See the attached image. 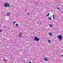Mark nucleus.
<instances>
[{
  "instance_id": "nucleus-10",
  "label": "nucleus",
  "mask_w": 63,
  "mask_h": 63,
  "mask_svg": "<svg viewBox=\"0 0 63 63\" xmlns=\"http://www.w3.org/2000/svg\"><path fill=\"white\" fill-rule=\"evenodd\" d=\"M4 61H6V62H7L8 61V60H6V59H4L3 60Z\"/></svg>"
},
{
  "instance_id": "nucleus-25",
  "label": "nucleus",
  "mask_w": 63,
  "mask_h": 63,
  "mask_svg": "<svg viewBox=\"0 0 63 63\" xmlns=\"http://www.w3.org/2000/svg\"><path fill=\"white\" fill-rule=\"evenodd\" d=\"M4 27V28H5V27Z\"/></svg>"
},
{
  "instance_id": "nucleus-7",
  "label": "nucleus",
  "mask_w": 63,
  "mask_h": 63,
  "mask_svg": "<svg viewBox=\"0 0 63 63\" xmlns=\"http://www.w3.org/2000/svg\"><path fill=\"white\" fill-rule=\"evenodd\" d=\"M51 17H48V19H49V20H52V19H51Z\"/></svg>"
},
{
  "instance_id": "nucleus-24",
  "label": "nucleus",
  "mask_w": 63,
  "mask_h": 63,
  "mask_svg": "<svg viewBox=\"0 0 63 63\" xmlns=\"http://www.w3.org/2000/svg\"><path fill=\"white\" fill-rule=\"evenodd\" d=\"M49 5H50V3H49Z\"/></svg>"
},
{
  "instance_id": "nucleus-4",
  "label": "nucleus",
  "mask_w": 63,
  "mask_h": 63,
  "mask_svg": "<svg viewBox=\"0 0 63 63\" xmlns=\"http://www.w3.org/2000/svg\"><path fill=\"white\" fill-rule=\"evenodd\" d=\"M44 60H45L46 61H48V59L47 58H45L44 59H43Z\"/></svg>"
},
{
  "instance_id": "nucleus-13",
  "label": "nucleus",
  "mask_w": 63,
  "mask_h": 63,
  "mask_svg": "<svg viewBox=\"0 0 63 63\" xmlns=\"http://www.w3.org/2000/svg\"><path fill=\"white\" fill-rule=\"evenodd\" d=\"M15 25L16 26H18V24H15Z\"/></svg>"
},
{
  "instance_id": "nucleus-20",
  "label": "nucleus",
  "mask_w": 63,
  "mask_h": 63,
  "mask_svg": "<svg viewBox=\"0 0 63 63\" xmlns=\"http://www.w3.org/2000/svg\"><path fill=\"white\" fill-rule=\"evenodd\" d=\"M27 14L28 15H29V13H27Z\"/></svg>"
},
{
  "instance_id": "nucleus-2",
  "label": "nucleus",
  "mask_w": 63,
  "mask_h": 63,
  "mask_svg": "<svg viewBox=\"0 0 63 63\" xmlns=\"http://www.w3.org/2000/svg\"><path fill=\"white\" fill-rule=\"evenodd\" d=\"M57 37L60 41H61L62 39V36L61 35H59L57 36Z\"/></svg>"
},
{
  "instance_id": "nucleus-6",
  "label": "nucleus",
  "mask_w": 63,
  "mask_h": 63,
  "mask_svg": "<svg viewBox=\"0 0 63 63\" xmlns=\"http://www.w3.org/2000/svg\"><path fill=\"white\" fill-rule=\"evenodd\" d=\"M22 35V33H19V37H20Z\"/></svg>"
},
{
  "instance_id": "nucleus-5",
  "label": "nucleus",
  "mask_w": 63,
  "mask_h": 63,
  "mask_svg": "<svg viewBox=\"0 0 63 63\" xmlns=\"http://www.w3.org/2000/svg\"><path fill=\"white\" fill-rule=\"evenodd\" d=\"M48 34L49 35H50V36H52V33L49 32L48 33Z\"/></svg>"
},
{
  "instance_id": "nucleus-15",
  "label": "nucleus",
  "mask_w": 63,
  "mask_h": 63,
  "mask_svg": "<svg viewBox=\"0 0 63 63\" xmlns=\"http://www.w3.org/2000/svg\"><path fill=\"white\" fill-rule=\"evenodd\" d=\"M48 42H49V43H50V40H48Z\"/></svg>"
},
{
  "instance_id": "nucleus-8",
  "label": "nucleus",
  "mask_w": 63,
  "mask_h": 63,
  "mask_svg": "<svg viewBox=\"0 0 63 63\" xmlns=\"http://www.w3.org/2000/svg\"><path fill=\"white\" fill-rule=\"evenodd\" d=\"M49 26H50V27H51V28L53 26V25L52 24H50Z\"/></svg>"
},
{
  "instance_id": "nucleus-21",
  "label": "nucleus",
  "mask_w": 63,
  "mask_h": 63,
  "mask_svg": "<svg viewBox=\"0 0 63 63\" xmlns=\"http://www.w3.org/2000/svg\"><path fill=\"white\" fill-rule=\"evenodd\" d=\"M29 63H32L31 62H30Z\"/></svg>"
},
{
  "instance_id": "nucleus-3",
  "label": "nucleus",
  "mask_w": 63,
  "mask_h": 63,
  "mask_svg": "<svg viewBox=\"0 0 63 63\" xmlns=\"http://www.w3.org/2000/svg\"><path fill=\"white\" fill-rule=\"evenodd\" d=\"M34 40L35 41H37V42H38V41L39 40V38H38L37 37H36V36H35L34 37Z\"/></svg>"
},
{
  "instance_id": "nucleus-22",
  "label": "nucleus",
  "mask_w": 63,
  "mask_h": 63,
  "mask_svg": "<svg viewBox=\"0 0 63 63\" xmlns=\"http://www.w3.org/2000/svg\"><path fill=\"white\" fill-rule=\"evenodd\" d=\"M62 57H63V54L62 55Z\"/></svg>"
},
{
  "instance_id": "nucleus-17",
  "label": "nucleus",
  "mask_w": 63,
  "mask_h": 63,
  "mask_svg": "<svg viewBox=\"0 0 63 63\" xmlns=\"http://www.w3.org/2000/svg\"><path fill=\"white\" fill-rule=\"evenodd\" d=\"M2 32V30L1 29H0V32Z\"/></svg>"
},
{
  "instance_id": "nucleus-14",
  "label": "nucleus",
  "mask_w": 63,
  "mask_h": 63,
  "mask_svg": "<svg viewBox=\"0 0 63 63\" xmlns=\"http://www.w3.org/2000/svg\"><path fill=\"white\" fill-rule=\"evenodd\" d=\"M53 19H54L55 18V17H54V15L53 14Z\"/></svg>"
},
{
  "instance_id": "nucleus-19",
  "label": "nucleus",
  "mask_w": 63,
  "mask_h": 63,
  "mask_svg": "<svg viewBox=\"0 0 63 63\" xmlns=\"http://www.w3.org/2000/svg\"><path fill=\"white\" fill-rule=\"evenodd\" d=\"M27 11V10L26 9L25 10V11Z\"/></svg>"
},
{
  "instance_id": "nucleus-18",
  "label": "nucleus",
  "mask_w": 63,
  "mask_h": 63,
  "mask_svg": "<svg viewBox=\"0 0 63 63\" xmlns=\"http://www.w3.org/2000/svg\"><path fill=\"white\" fill-rule=\"evenodd\" d=\"M23 61V62H25V60H24Z\"/></svg>"
},
{
  "instance_id": "nucleus-23",
  "label": "nucleus",
  "mask_w": 63,
  "mask_h": 63,
  "mask_svg": "<svg viewBox=\"0 0 63 63\" xmlns=\"http://www.w3.org/2000/svg\"><path fill=\"white\" fill-rule=\"evenodd\" d=\"M26 27H27V25L26 26Z\"/></svg>"
},
{
  "instance_id": "nucleus-11",
  "label": "nucleus",
  "mask_w": 63,
  "mask_h": 63,
  "mask_svg": "<svg viewBox=\"0 0 63 63\" xmlns=\"http://www.w3.org/2000/svg\"><path fill=\"white\" fill-rule=\"evenodd\" d=\"M16 21H14L13 22V24L14 25L15 24L16 22Z\"/></svg>"
},
{
  "instance_id": "nucleus-1",
  "label": "nucleus",
  "mask_w": 63,
  "mask_h": 63,
  "mask_svg": "<svg viewBox=\"0 0 63 63\" xmlns=\"http://www.w3.org/2000/svg\"><path fill=\"white\" fill-rule=\"evenodd\" d=\"M4 7L7 8V7L10 8V4L7 3V2H6L4 3V5H3Z\"/></svg>"
},
{
  "instance_id": "nucleus-9",
  "label": "nucleus",
  "mask_w": 63,
  "mask_h": 63,
  "mask_svg": "<svg viewBox=\"0 0 63 63\" xmlns=\"http://www.w3.org/2000/svg\"><path fill=\"white\" fill-rule=\"evenodd\" d=\"M10 15V13H8L7 14V16H9Z\"/></svg>"
},
{
  "instance_id": "nucleus-12",
  "label": "nucleus",
  "mask_w": 63,
  "mask_h": 63,
  "mask_svg": "<svg viewBox=\"0 0 63 63\" xmlns=\"http://www.w3.org/2000/svg\"><path fill=\"white\" fill-rule=\"evenodd\" d=\"M49 13H48V14H47V16H49Z\"/></svg>"
},
{
  "instance_id": "nucleus-16",
  "label": "nucleus",
  "mask_w": 63,
  "mask_h": 63,
  "mask_svg": "<svg viewBox=\"0 0 63 63\" xmlns=\"http://www.w3.org/2000/svg\"><path fill=\"white\" fill-rule=\"evenodd\" d=\"M57 9H58V10H60V9H59V8H58V7H57Z\"/></svg>"
}]
</instances>
